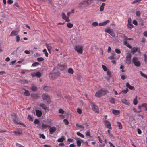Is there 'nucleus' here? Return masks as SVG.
<instances>
[{
	"instance_id": "5",
	"label": "nucleus",
	"mask_w": 147,
	"mask_h": 147,
	"mask_svg": "<svg viewBox=\"0 0 147 147\" xmlns=\"http://www.w3.org/2000/svg\"><path fill=\"white\" fill-rule=\"evenodd\" d=\"M105 32L109 33L114 38L115 37V33L112 29L107 28L105 29Z\"/></svg>"
},
{
	"instance_id": "21",
	"label": "nucleus",
	"mask_w": 147,
	"mask_h": 147,
	"mask_svg": "<svg viewBox=\"0 0 147 147\" xmlns=\"http://www.w3.org/2000/svg\"><path fill=\"white\" fill-rule=\"evenodd\" d=\"M36 114L37 116L38 117H40L42 115V112L39 110H36Z\"/></svg>"
},
{
	"instance_id": "22",
	"label": "nucleus",
	"mask_w": 147,
	"mask_h": 147,
	"mask_svg": "<svg viewBox=\"0 0 147 147\" xmlns=\"http://www.w3.org/2000/svg\"><path fill=\"white\" fill-rule=\"evenodd\" d=\"M65 140V138L63 136H62L60 138H59L57 140L58 142H62Z\"/></svg>"
},
{
	"instance_id": "11",
	"label": "nucleus",
	"mask_w": 147,
	"mask_h": 147,
	"mask_svg": "<svg viewBox=\"0 0 147 147\" xmlns=\"http://www.w3.org/2000/svg\"><path fill=\"white\" fill-rule=\"evenodd\" d=\"M56 130V128L55 127H52L50 128L49 129V134H52L55 132Z\"/></svg>"
},
{
	"instance_id": "23",
	"label": "nucleus",
	"mask_w": 147,
	"mask_h": 147,
	"mask_svg": "<svg viewBox=\"0 0 147 147\" xmlns=\"http://www.w3.org/2000/svg\"><path fill=\"white\" fill-rule=\"evenodd\" d=\"M120 111L117 110H113L112 113L115 115H117L120 113Z\"/></svg>"
},
{
	"instance_id": "26",
	"label": "nucleus",
	"mask_w": 147,
	"mask_h": 147,
	"mask_svg": "<svg viewBox=\"0 0 147 147\" xmlns=\"http://www.w3.org/2000/svg\"><path fill=\"white\" fill-rule=\"evenodd\" d=\"M14 132L16 136H19L20 135L22 134V131L21 130H19L17 131H14Z\"/></svg>"
},
{
	"instance_id": "19",
	"label": "nucleus",
	"mask_w": 147,
	"mask_h": 147,
	"mask_svg": "<svg viewBox=\"0 0 147 147\" xmlns=\"http://www.w3.org/2000/svg\"><path fill=\"white\" fill-rule=\"evenodd\" d=\"M45 46L47 48V49L49 52V53L51 54V47L47 43L45 44Z\"/></svg>"
},
{
	"instance_id": "29",
	"label": "nucleus",
	"mask_w": 147,
	"mask_h": 147,
	"mask_svg": "<svg viewBox=\"0 0 147 147\" xmlns=\"http://www.w3.org/2000/svg\"><path fill=\"white\" fill-rule=\"evenodd\" d=\"M31 97L34 98H37L39 96V95L38 94H31Z\"/></svg>"
},
{
	"instance_id": "32",
	"label": "nucleus",
	"mask_w": 147,
	"mask_h": 147,
	"mask_svg": "<svg viewBox=\"0 0 147 147\" xmlns=\"http://www.w3.org/2000/svg\"><path fill=\"white\" fill-rule=\"evenodd\" d=\"M68 72L69 74H73L74 73V70L72 68H70L68 69Z\"/></svg>"
},
{
	"instance_id": "64",
	"label": "nucleus",
	"mask_w": 147,
	"mask_h": 147,
	"mask_svg": "<svg viewBox=\"0 0 147 147\" xmlns=\"http://www.w3.org/2000/svg\"><path fill=\"white\" fill-rule=\"evenodd\" d=\"M143 35L145 37H147V31H145L143 32Z\"/></svg>"
},
{
	"instance_id": "14",
	"label": "nucleus",
	"mask_w": 147,
	"mask_h": 147,
	"mask_svg": "<svg viewBox=\"0 0 147 147\" xmlns=\"http://www.w3.org/2000/svg\"><path fill=\"white\" fill-rule=\"evenodd\" d=\"M110 22V21L109 20H107L102 23H99L98 24V25L100 26H105L107 24L109 23Z\"/></svg>"
},
{
	"instance_id": "9",
	"label": "nucleus",
	"mask_w": 147,
	"mask_h": 147,
	"mask_svg": "<svg viewBox=\"0 0 147 147\" xmlns=\"http://www.w3.org/2000/svg\"><path fill=\"white\" fill-rule=\"evenodd\" d=\"M138 52L139 53L140 52V49L138 47H134L132 49V50L131 51V52L133 54H134V53L136 52Z\"/></svg>"
},
{
	"instance_id": "20",
	"label": "nucleus",
	"mask_w": 147,
	"mask_h": 147,
	"mask_svg": "<svg viewBox=\"0 0 147 147\" xmlns=\"http://www.w3.org/2000/svg\"><path fill=\"white\" fill-rule=\"evenodd\" d=\"M121 102L124 104L127 105H129L130 104V103L129 102L127 101L125 99H123L121 100Z\"/></svg>"
},
{
	"instance_id": "59",
	"label": "nucleus",
	"mask_w": 147,
	"mask_h": 147,
	"mask_svg": "<svg viewBox=\"0 0 147 147\" xmlns=\"http://www.w3.org/2000/svg\"><path fill=\"white\" fill-rule=\"evenodd\" d=\"M59 112L60 113L63 114L64 112V111L62 109H60L59 110Z\"/></svg>"
},
{
	"instance_id": "30",
	"label": "nucleus",
	"mask_w": 147,
	"mask_h": 147,
	"mask_svg": "<svg viewBox=\"0 0 147 147\" xmlns=\"http://www.w3.org/2000/svg\"><path fill=\"white\" fill-rule=\"evenodd\" d=\"M105 5V4L104 3H102L100 7V11H102L104 10V7Z\"/></svg>"
},
{
	"instance_id": "37",
	"label": "nucleus",
	"mask_w": 147,
	"mask_h": 147,
	"mask_svg": "<svg viewBox=\"0 0 147 147\" xmlns=\"http://www.w3.org/2000/svg\"><path fill=\"white\" fill-rule=\"evenodd\" d=\"M142 107L145 108V110L147 111V104L146 103H143L142 104Z\"/></svg>"
},
{
	"instance_id": "3",
	"label": "nucleus",
	"mask_w": 147,
	"mask_h": 147,
	"mask_svg": "<svg viewBox=\"0 0 147 147\" xmlns=\"http://www.w3.org/2000/svg\"><path fill=\"white\" fill-rule=\"evenodd\" d=\"M107 92V90L101 89L96 92L95 96L97 97H100L102 96L105 94Z\"/></svg>"
},
{
	"instance_id": "46",
	"label": "nucleus",
	"mask_w": 147,
	"mask_h": 147,
	"mask_svg": "<svg viewBox=\"0 0 147 147\" xmlns=\"http://www.w3.org/2000/svg\"><path fill=\"white\" fill-rule=\"evenodd\" d=\"M39 65V64L38 62H36L33 63L32 64V66L35 67Z\"/></svg>"
},
{
	"instance_id": "12",
	"label": "nucleus",
	"mask_w": 147,
	"mask_h": 147,
	"mask_svg": "<svg viewBox=\"0 0 147 147\" xmlns=\"http://www.w3.org/2000/svg\"><path fill=\"white\" fill-rule=\"evenodd\" d=\"M105 125L109 129H111V125L110 122L107 120H105L104 121Z\"/></svg>"
},
{
	"instance_id": "25",
	"label": "nucleus",
	"mask_w": 147,
	"mask_h": 147,
	"mask_svg": "<svg viewBox=\"0 0 147 147\" xmlns=\"http://www.w3.org/2000/svg\"><path fill=\"white\" fill-rule=\"evenodd\" d=\"M32 76H35L36 77L39 78L41 76V73L39 72L38 71L36 73L32 75Z\"/></svg>"
},
{
	"instance_id": "61",
	"label": "nucleus",
	"mask_w": 147,
	"mask_h": 147,
	"mask_svg": "<svg viewBox=\"0 0 147 147\" xmlns=\"http://www.w3.org/2000/svg\"><path fill=\"white\" fill-rule=\"evenodd\" d=\"M115 52L118 54H120L121 53V51L119 49H115Z\"/></svg>"
},
{
	"instance_id": "33",
	"label": "nucleus",
	"mask_w": 147,
	"mask_h": 147,
	"mask_svg": "<svg viewBox=\"0 0 147 147\" xmlns=\"http://www.w3.org/2000/svg\"><path fill=\"white\" fill-rule=\"evenodd\" d=\"M137 96H136L134 100L133 101V103L134 105H136L138 103V101L137 100Z\"/></svg>"
},
{
	"instance_id": "54",
	"label": "nucleus",
	"mask_w": 147,
	"mask_h": 147,
	"mask_svg": "<svg viewBox=\"0 0 147 147\" xmlns=\"http://www.w3.org/2000/svg\"><path fill=\"white\" fill-rule=\"evenodd\" d=\"M92 25L94 27H96L98 26V23L97 22H94L92 23Z\"/></svg>"
},
{
	"instance_id": "18",
	"label": "nucleus",
	"mask_w": 147,
	"mask_h": 147,
	"mask_svg": "<svg viewBox=\"0 0 147 147\" xmlns=\"http://www.w3.org/2000/svg\"><path fill=\"white\" fill-rule=\"evenodd\" d=\"M126 86L129 89L132 90H135V88L134 86H131L130 85L129 83L127 82L126 84Z\"/></svg>"
},
{
	"instance_id": "41",
	"label": "nucleus",
	"mask_w": 147,
	"mask_h": 147,
	"mask_svg": "<svg viewBox=\"0 0 147 147\" xmlns=\"http://www.w3.org/2000/svg\"><path fill=\"white\" fill-rule=\"evenodd\" d=\"M142 0H134L133 2H132V3L133 4H136L138 3H139Z\"/></svg>"
},
{
	"instance_id": "2",
	"label": "nucleus",
	"mask_w": 147,
	"mask_h": 147,
	"mask_svg": "<svg viewBox=\"0 0 147 147\" xmlns=\"http://www.w3.org/2000/svg\"><path fill=\"white\" fill-rule=\"evenodd\" d=\"M60 75L59 71L55 69H53L49 74V77L50 78L55 79L57 78Z\"/></svg>"
},
{
	"instance_id": "15",
	"label": "nucleus",
	"mask_w": 147,
	"mask_h": 147,
	"mask_svg": "<svg viewBox=\"0 0 147 147\" xmlns=\"http://www.w3.org/2000/svg\"><path fill=\"white\" fill-rule=\"evenodd\" d=\"M42 98L44 100H49L50 96L47 94H44L43 95Z\"/></svg>"
},
{
	"instance_id": "44",
	"label": "nucleus",
	"mask_w": 147,
	"mask_h": 147,
	"mask_svg": "<svg viewBox=\"0 0 147 147\" xmlns=\"http://www.w3.org/2000/svg\"><path fill=\"white\" fill-rule=\"evenodd\" d=\"M39 137L40 138H42L43 139H45V135L42 134H39Z\"/></svg>"
},
{
	"instance_id": "52",
	"label": "nucleus",
	"mask_w": 147,
	"mask_h": 147,
	"mask_svg": "<svg viewBox=\"0 0 147 147\" xmlns=\"http://www.w3.org/2000/svg\"><path fill=\"white\" fill-rule=\"evenodd\" d=\"M63 121L66 125H67L69 124V122L67 119H64Z\"/></svg>"
},
{
	"instance_id": "34",
	"label": "nucleus",
	"mask_w": 147,
	"mask_h": 147,
	"mask_svg": "<svg viewBox=\"0 0 147 147\" xmlns=\"http://www.w3.org/2000/svg\"><path fill=\"white\" fill-rule=\"evenodd\" d=\"M42 51L44 53V54H45V56L46 57H47L48 56V53H47V52L46 49H44Z\"/></svg>"
},
{
	"instance_id": "1",
	"label": "nucleus",
	"mask_w": 147,
	"mask_h": 147,
	"mask_svg": "<svg viewBox=\"0 0 147 147\" xmlns=\"http://www.w3.org/2000/svg\"><path fill=\"white\" fill-rule=\"evenodd\" d=\"M91 3V0H84L79 4L78 7L81 8H83L87 7Z\"/></svg>"
},
{
	"instance_id": "10",
	"label": "nucleus",
	"mask_w": 147,
	"mask_h": 147,
	"mask_svg": "<svg viewBox=\"0 0 147 147\" xmlns=\"http://www.w3.org/2000/svg\"><path fill=\"white\" fill-rule=\"evenodd\" d=\"M62 17L63 19L65 20V21L68 22L70 21V20L68 17H67L65 14L63 12L62 13Z\"/></svg>"
},
{
	"instance_id": "58",
	"label": "nucleus",
	"mask_w": 147,
	"mask_h": 147,
	"mask_svg": "<svg viewBox=\"0 0 147 147\" xmlns=\"http://www.w3.org/2000/svg\"><path fill=\"white\" fill-rule=\"evenodd\" d=\"M86 136H89L90 137L91 136L90 135V132L89 131H87L86 132Z\"/></svg>"
},
{
	"instance_id": "28",
	"label": "nucleus",
	"mask_w": 147,
	"mask_h": 147,
	"mask_svg": "<svg viewBox=\"0 0 147 147\" xmlns=\"http://www.w3.org/2000/svg\"><path fill=\"white\" fill-rule=\"evenodd\" d=\"M23 90H25V92H24V94L26 96H28L30 95V92L29 91L24 88L23 89Z\"/></svg>"
},
{
	"instance_id": "16",
	"label": "nucleus",
	"mask_w": 147,
	"mask_h": 147,
	"mask_svg": "<svg viewBox=\"0 0 147 147\" xmlns=\"http://www.w3.org/2000/svg\"><path fill=\"white\" fill-rule=\"evenodd\" d=\"M74 139L76 140V143L77 146L78 147H80L81 144V140H80V139L76 137Z\"/></svg>"
},
{
	"instance_id": "43",
	"label": "nucleus",
	"mask_w": 147,
	"mask_h": 147,
	"mask_svg": "<svg viewBox=\"0 0 147 147\" xmlns=\"http://www.w3.org/2000/svg\"><path fill=\"white\" fill-rule=\"evenodd\" d=\"M128 88H126L124 90H122L121 92V93H123L124 94H126L128 91Z\"/></svg>"
},
{
	"instance_id": "47",
	"label": "nucleus",
	"mask_w": 147,
	"mask_h": 147,
	"mask_svg": "<svg viewBox=\"0 0 147 147\" xmlns=\"http://www.w3.org/2000/svg\"><path fill=\"white\" fill-rule=\"evenodd\" d=\"M138 61V58L136 57H134L133 58L132 62L133 63Z\"/></svg>"
},
{
	"instance_id": "39",
	"label": "nucleus",
	"mask_w": 147,
	"mask_h": 147,
	"mask_svg": "<svg viewBox=\"0 0 147 147\" xmlns=\"http://www.w3.org/2000/svg\"><path fill=\"white\" fill-rule=\"evenodd\" d=\"M119 128L121 129L122 128V126L120 122H118L117 123Z\"/></svg>"
},
{
	"instance_id": "7",
	"label": "nucleus",
	"mask_w": 147,
	"mask_h": 147,
	"mask_svg": "<svg viewBox=\"0 0 147 147\" xmlns=\"http://www.w3.org/2000/svg\"><path fill=\"white\" fill-rule=\"evenodd\" d=\"M131 55L130 53H128L127 54L126 57V62L127 64H130L131 62Z\"/></svg>"
},
{
	"instance_id": "48",
	"label": "nucleus",
	"mask_w": 147,
	"mask_h": 147,
	"mask_svg": "<svg viewBox=\"0 0 147 147\" xmlns=\"http://www.w3.org/2000/svg\"><path fill=\"white\" fill-rule=\"evenodd\" d=\"M76 126L77 127H79L80 128H83V129H84V127L82 125H79L78 124H76Z\"/></svg>"
},
{
	"instance_id": "57",
	"label": "nucleus",
	"mask_w": 147,
	"mask_h": 147,
	"mask_svg": "<svg viewBox=\"0 0 147 147\" xmlns=\"http://www.w3.org/2000/svg\"><path fill=\"white\" fill-rule=\"evenodd\" d=\"M102 68H103V69L105 71H106L107 70V68L104 65H102Z\"/></svg>"
},
{
	"instance_id": "8",
	"label": "nucleus",
	"mask_w": 147,
	"mask_h": 147,
	"mask_svg": "<svg viewBox=\"0 0 147 147\" xmlns=\"http://www.w3.org/2000/svg\"><path fill=\"white\" fill-rule=\"evenodd\" d=\"M92 110L97 113H98L99 112V110L98 107L95 104H93L92 105Z\"/></svg>"
},
{
	"instance_id": "4",
	"label": "nucleus",
	"mask_w": 147,
	"mask_h": 147,
	"mask_svg": "<svg viewBox=\"0 0 147 147\" xmlns=\"http://www.w3.org/2000/svg\"><path fill=\"white\" fill-rule=\"evenodd\" d=\"M75 50L78 53L82 54L83 53V46L81 45H76L75 47Z\"/></svg>"
},
{
	"instance_id": "45",
	"label": "nucleus",
	"mask_w": 147,
	"mask_h": 147,
	"mask_svg": "<svg viewBox=\"0 0 147 147\" xmlns=\"http://www.w3.org/2000/svg\"><path fill=\"white\" fill-rule=\"evenodd\" d=\"M115 54V53L114 52L112 55L109 57L108 58L110 59H114V55Z\"/></svg>"
},
{
	"instance_id": "27",
	"label": "nucleus",
	"mask_w": 147,
	"mask_h": 147,
	"mask_svg": "<svg viewBox=\"0 0 147 147\" xmlns=\"http://www.w3.org/2000/svg\"><path fill=\"white\" fill-rule=\"evenodd\" d=\"M127 26V28L129 29H132L134 27L133 25L131 23H128Z\"/></svg>"
},
{
	"instance_id": "24",
	"label": "nucleus",
	"mask_w": 147,
	"mask_h": 147,
	"mask_svg": "<svg viewBox=\"0 0 147 147\" xmlns=\"http://www.w3.org/2000/svg\"><path fill=\"white\" fill-rule=\"evenodd\" d=\"M18 32L17 31H16L13 30L11 32L10 35L11 36H13L17 34L18 33Z\"/></svg>"
},
{
	"instance_id": "51",
	"label": "nucleus",
	"mask_w": 147,
	"mask_h": 147,
	"mask_svg": "<svg viewBox=\"0 0 147 147\" xmlns=\"http://www.w3.org/2000/svg\"><path fill=\"white\" fill-rule=\"evenodd\" d=\"M77 112L79 114H81L82 113L81 109L79 108L77 109Z\"/></svg>"
},
{
	"instance_id": "35",
	"label": "nucleus",
	"mask_w": 147,
	"mask_h": 147,
	"mask_svg": "<svg viewBox=\"0 0 147 147\" xmlns=\"http://www.w3.org/2000/svg\"><path fill=\"white\" fill-rule=\"evenodd\" d=\"M134 65L137 67H139V66L140 65V62L138 61L136 62H135V63H134Z\"/></svg>"
},
{
	"instance_id": "40",
	"label": "nucleus",
	"mask_w": 147,
	"mask_h": 147,
	"mask_svg": "<svg viewBox=\"0 0 147 147\" xmlns=\"http://www.w3.org/2000/svg\"><path fill=\"white\" fill-rule=\"evenodd\" d=\"M77 134L78 136H79L82 138H84V136L83 134L80 133V132H77Z\"/></svg>"
},
{
	"instance_id": "55",
	"label": "nucleus",
	"mask_w": 147,
	"mask_h": 147,
	"mask_svg": "<svg viewBox=\"0 0 147 147\" xmlns=\"http://www.w3.org/2000/svg\"><path fill=\"white\" fill-rule=\"evenodd\" d=\"M42 127L43 129H46L47 127V125L43 123L42 125Z\"/></svg>"
},
{
	"instance_id": "63",
	"label": "nucleus",
	"mask_w": 147,
	"mask_h": 147,
	"mask_svg": "<svg viewBox=\"0 0 147 147\" xmlns=\"http://www.w3.org/2000/svg\"><path fill=\"white\" fill-rule=\"evenodd\" d=\"M107 74L109 77H111V73L109 71H108L107 72Z\"/></svg>"
},
{
	"instance_id": "62",
	"label": "nucleus",
	"mask_w": 147,
	"mask_h": 147,
	"mask_svg": "<svg viewBox=\"0 0 147 147\" xmlns=\"http://www.w3.org/2000/svg\"><path fill=\"white\" fill-rule=\"evenodd\" d=\"M16 42H18L19 41V40H20V37L19 36H16Z\"/></svg>"
},
{
	"instance_id": "42",
	"label": "nucleus",
	"mask_w": 147,
	"mask_h": 147,
	"mask_svg": "<svg viewBox=\"0 0 147 147\" xmlns=\"http://www.w3.org/2000/svg\"><path fill=\"white\" fill-rule=\"evenodd\" d=\"M140 73L142 76L147 79V75L144 74L142 71H140Z\"/></svg>"
},
{
	"instance_id": "38",
	"label": "nucleus",
	"mask_w": 147,
	"mask_h": 147,
	"mask_svg": "<svg viewBox=\"0 0 147 147\" xmlns=\"http://www.w3.org/2000/svg\"><path fill=\"white\" fill-rule=\"evenodd\" d=\"M31 89L33 91H36L37 90V88L34 86H32L31 87Z\"/></svg>"
},
{
	"instance_id": "50",
	"label": "nucleus",
	"mask_w": 147,
	"mask_h": 147,
	"mask_svg": "<svg viewBox=\"0 0 147 147\" xmlns=\"http://www.w3.org/2000/svg\"><path fill=\"white\" fill-rule=\"evenodd\" d=\"M28 119L30 121H33V117L30 115H28Z\"/></svg>"
},
{
	"instance_id": "49",
	"label": "nucleus",
	"mask_w": 147,
	"mask_h": 147,
	"mask_svg": "<svg viewBox=\"0 0 147 147\" xmlns=\"http://www.w3.org/2000/svg\"><path fill=\"white\" fill-rule=\"evenodd\" d=\"M40 123V121L38 119H35L34 121V123L35 124H38Z\"/></svg>"
},
{
	"instance_id": "56",
	"label": "nucleus",
	"mask_w": 147,
	"mask_h": 147,
	"mask_svg": "<svg viewBox=\"0 0 147 147\" xmlns=\"http://www.w3.org/2000/svg\"><path fill=\"white\" fill-rule=\"evenodd\" d=\"M136 14L137 17H139L140 15V12L139 11H137L136 12Z\"/></svg>"
},
{
	"instance_id": "60",
	"label": "nucleus",
	"mask_w": 147,
	"mask_h": 147,
	"mask_svg": "<svg viewBox=\"0 0 147 147\" xmlns=\"http://www.w3.org/2000/svg\"><path fill=\"white\" fill-rule=\"evenodd\" d=\"M135 25H138V22H137L136 20H134L132 22Z\"/></svg>"
},
{
	"instance_id": "31",
	"label": "nucleus",
	"mask_w": 147,
	"mask_h": 147,
	"mask_svg": "<svg viewBox=\"0 0 147 147\" xmlns=\"http://www.w3.org/2000/svg\"><path fill=\"white\" fill-rule=\"evenodd\" d=\"M115 101V99L114 98H111L109 99V102L112 104H114Z\"/></svg>"
},
{
	"instance_id": "13",
	"label": "nucleus",
	"mask_w": 147,
	"mask_h": 147,
	"mask_svg": "<svg viewBox=\"0 0 147 147\" xmlns=\"http://www.w3.org/2000/svg\"><path fill=\"white\" fill-rule=\"evenodd\" d=\"M40 106L45 111H49V108L48 107H47L45 105L42 103H41L40 104Z\"/></svg>"
},
{
	"instance_id": "6",
	"label": "nucleus",
	"mask_w": 147,
	"mask_h": 147,
	"mask_svg": "<svg viewBox=\"0 0 147 147\" xmlns=\"http://www.w3.org/2000/svg\"><path fill=\"white\" fill-rule=\"evenodd\" d=\"M11 115L13 119V121H14L15 123H16L18 124L22 125H23L24 127H26V125L25 124H23L21 123H18L17 122V121H16V119H17V116H16V114L15 113H13Z\"/></svg>"
},
{
	"instance_id": "53",
	"label": "nucleus",
	"mask_w": 147,
	"mask_h": 147,
	"mask_svg": "<svg viewBox=\"0 0 147 147\" xmlns=\"http://www.w3.org/2000/svg\"><path fill=\"white\" fill-rule=\"evenodd\" d=\"M44 60V59L42 57L38 58L37 59V60L38 61H42Z\"/></svg>"
},
{
	"instance_id": "17",
	"label": "nucleus",
	"mask_w": 147,
	"mask_h": 147,
	"mask_svg": "<svg viewBox=\"0 0 147 147\" xmlns=\"http://www.w3.org/2000/svg\"><path fill=\"white\" fill-rule=\"evenodd\" d=\"M124 44L126 46L128 47L130 49L132 48V46L130 45L127 42V40L126 39H125L124 40Z\"/></svg>"
},
{
	"instance_id": "36",
	"label": "nucleus",
	"mask_w": 147,
	"mask_h": 147,
	"mask_svg": "<svg viewBox=\"0 0 147 147\" xmlns=\"http://www.w3.org/2000/svg\"><path fill=\"white\" fill-rule=\"evenodd\" d=\"M67 26L69 28H71L73 27V25L72 23H67Z\"/></svg>"
}]
</instances>
